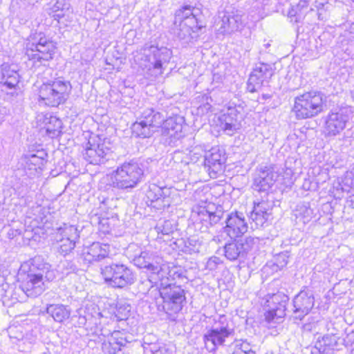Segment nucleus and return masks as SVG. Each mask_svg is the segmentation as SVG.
Wrapping results in <instances>:
<instances>
[{"mask_svg":"<svg viewBox=\"0 0 354 354\" xmlns=\"http://www.w3.org/2000/svg\"><path fill=\"white\" fill-rule=\"evenodd\" d=\"M171 56V51L167 48H163L158 49L156 52V70L162 68L165 64L169 62Z\"/></svg>","mask_w":354,"mask_h":354,"instance_id":"nucleus-37","label":"nucleus"},{"mask_svg":"<svg viewBox=\"0 0 354 354\" xmlns=\"http://www.w3.org/2000/svg\"><path fill=\"white\" fill-rule=\"evenodd\" d=\"M79 232L74 225H67L64 224L63 227L58 229L57 237L64 239H70L72 241H76L79 239Z\"/></svg>","mask_w":354,"mask_h":354,"instance_id":"nucleus-33","label":"nucleus"},{"mask_svg":"<svg viewBox=\"0 0 354 354\" xmlns=\"http://www.w3.org/2000/svg\"><path fill=\"white\" fill-rule=\"evenodd\" d=\"M218 120V125L227 135L234 134L240 127L236 111L234 109H229L227 113L219 115Z\"/></svg>","mask_w":354,"mask_h":354,"instance_id":"nucleus-22","label":"nucleus"},{"mask_svg":"<svg viewBox=\"0 0 354 354\" xmlns=\"http://www.w3.org/2000/svg\"><path fill=\"white\" fill-rule=\"evenodd\" d=\"M20 289L28 297L35 298L47 288L46 282L55 278L49 263L44 262L41 257H35L24 263L19 269Z\"/></svg>","mask_w":354,"mask_h":354,"instance_id":"nucleus-1","label":"nucleus"},{"mask_svg":"<svg viewBox=\"0 0 354 354\" xmlns=\"http://www.w3.org/2000/svg\"><path fill=\"white\" fill-rule=\"evenodd\" d=\"M315 304V298L311 290H301L293 299L295 317L301 320L308 315Z\"/></svg>","mask_w":354,"mask_h":354,"instance_id":"nucleus-14","label":"nucleus"},{"mask_svg":"<svg viewBox=\"0 0 354 354\" xmlns=\"http://www.w3.org/2000/svg\"><path fill=\"white\" fill-rule=\"evenodd\" d=\"M131 310V305L124 300H120L117 302L115 306V316L119 319H125L129 315Z\"/></svg>","mask_w":354,"mask_h":354,"instance_id":"nucleus-35","label":"nucleus"},{"mask_svg":"<svg viewBox=\"0 0 354 354\" xmlns=\"http://www.w3.org/2000/svg\"><path fill=\"white\" fill-rule=\"evenodd\" d=\"M234 333V328L230 325L227 318L220 316L203 336L205 348L209 352L215 351L218 346L233 339Z\"/></svg>","mask_w":354,"mask_h":354,"instance_id":"nucleus-7","label":"nucleus"},{"mask_svg":"<svg viewBox=\"0 0 354 354\" xmlns=\"http://www.w3.org/2000/svg\"><path fill=\"white\" fill-rule=\"evenodd\" d=\"M220 30L223 33H230L239 29L242 24L241 17L238 15L225 14L221 21Z\"/></svg>","mask_w":354,"mask_h":354,"instance_id":"nucleus-25","label":"nucleus"},{"mask_svg":"<svg viewBox=\"0 0 354 354\" xmlns=\"http://www.w3.org/2000/svg\"><path fill=\"white\" fill-rule=\"evenodd\" d=\"M346 179H351V186H354V168L350 171L347 172Z\"/></svg>","mask_w":354,"mask_h":354,"instance_id":"nucleus-54","label":"nucleus"},{"mask_svg":"<svg viewBox=\"0 0 354 354\" xmlns=\"http://www.w3.org/2000/svg\"><path fill=\"white\" fill-rule=\"evenodd\" d=\"M96 218H97V216L93 217V220H92V222H94V219H96V220L97 221V219Z\"/></svg>","mask_w":354,"mask_h":354,"instance_id":"nucleus-59","label":"nucleus"},{"mask_svg":"<svg viewBox=\"0 0 354 354\" xmlns=\"http://www.w3.org/2000/svg\"><path fill=\"white\" fill-rule=\"evenodd\" d=\"M221 263V260L217 257H210L206 263V268L209 270H215L218 265Z\"/></svg>","mask_w":354,"mask_h":354,"instance_id":"nucleus-48","label":"nucleus"},{"mask_svg":"<svg viewBox=\"0 0 354 354\" xmlns=\"http://www.w3.org/2000/svg\"><path fill=\"white\" fill-rule=\"evenodd\" d=\"M254 245V239L246 237L244 239L227 243L225 246V255L230 261L243 257Z\"/></svg>","mask_w":354,"mask_h":354,"instance_id":"nucleus-15","label":"nucleus"},{"mask_svg":"<svg viewBox=\"0 0 354 354\" xmlns=\"http://www.w3.org/2000/svg\"><path fill=\"white\" fill-rule=\"evenodd\" d=\"M59 267L65 270L66 274L74 272L76 270V266L72 262L67 260L63 261L60 263Z\"/></svg>","mask_w":354,"mask_h":354,"instance_id":"nucleus-47","label":"nucleus"},{"mask_svg":"<svg viewBox=\"0 0 354 354\" xmlns=\"http://www.w3.org/2000/svg\"><path fill=\"white\" fill-rule=\"evenodd\" d=\"M225 158L223 150L213 147L204 155V167L211 178H215L223 170Z\"/></svg>","mask_w":354,"mask_h":354,"instance_id":"nucleus-13","label":"nucleus"},{"mask_svg":"<svg viewBox=\"0 0 354 354\" xmlns=\"http://www.w3.org/2000/svg\"><path fill=\"white\" fill-rule=\"evenodd\" d=\"M49 15L56 20L59 24H63L64 26H68L73 20V11L72 9L64 8V10H59L58 11H50Z\"/></svg>","mask_w":354,"mask_h":354,"instance_id":"nucleus-31","label":"nucleus"},{"mask_svg":"<svg viewBox=\"0 0 354 354\" xmlns=\"http://www.w3.org/2000/svg\"><path fill=\"white\" fill-rule=\"evenodd\" d=\"M158 115H159V113H156V115L157 116Z\"/></svg>","mask_w":354,"mask_h":354,"instance_id":"nucleus-61","label":"nucleus"},{"mask_svg":"<svg viewBox=\"0 0 354 354\" xmlns=\"http://www.w3.org/2000/svg\"><path fill=\"white\" fill-rule=\"evenodd\" d=\"M84 158L93 165L105 164L109 160L113 158L112 151L105 146L104 143L92 145L90 141L82 153Z\"/></svg>","mask_w":354,"mask_h":354,"instance_id":"nucleus-12","label":"nucleus"},{"mask_svg":"<svg viewBox=\"0 0 354 354\" xmlns=\"http://www.w3.org/2000/svg\"><path fill=\"white\" fill-rule=\"evenodd\" d=\"M71 89L70 82L63 78L48 80L38 88V101L46 106L57 107L67 100Z\"/></svg>","mask_w":354,"mask_h":354,"instance_id":"nucleus-3","label":"nucleus"},{"mask_svg":"<svg viewBox=\"0 0 354 354\" xmlns=\"http://www.w3.org/2000/svg\"><path fill=\"white\" fill-rule=\"evenodd\" d=\"M261 86H262V85L259 82H257V83L252 82L250 81V77H249L248 82V86H247V89L249 92H250V93L257 92L261 88Z\"/></svg>","mask_w":354,"mask_h":354,"instance_id":"nucleus-51","label":"nucleus"},{"mask_svg":"<svg viewBox=\"0 0 354 354\" xmlns=\"http://www.w3.org/2000/svg\"><path fill=\"white\" fill-rule=\"evenodd\" d=\"M96 218L97 219V223L100 226V230H102L104 233L109 232L110 230L109 219L104 218H100L98 216Z\"/></svg>","mask_w":354,"mask_h":354,"instance_id":"nucleus-50","label":"nucleus"},{"mask_svg":"<svg viewBox=\"0 0 354 354\" xmlns=\"http://www.w3.org/2000/svg\"><path fill=\"white\" fill-rule=\"evenodd\" d=\"M174 35L180 40H185L188 42L192 38V32H195L198 30L197 19L191 18L188 19L187 24L183 21H178L176 24L174 22Z\"/></svg>","mask_w":354,"mask_h":354,"instance_id":"nucleus-24","label":"nucleus"},{"mask_svg":"<svg viewBox=\"0 0 354 354\" xmlns=\"http://www.w3.org/2000/svg\"><path fill=\"white\" fill-rule=\"evenodd\" d=\"M232 354H256L251 345L247 342H236Z\"/></svg>","mask_w":354,"mask_h":354,"instance_id":"nucleus-41","label":"nucleus"},{"mask_svg":"<svg viewBox=\"0 0 354 354\" xmlns=\"http://www.w3.org/2000/svg\"><path fill=\"white\" fill-rule=\"evenodd\" d=\"M354 1V0H353Z\"/></svg>","mask_w":354,"mask_h":354,"instance_id":"nucleus-62","label":"nucleus"},{"mask_svg":"<svg viewBox=\"0 0 354 354\" xmlns=\"http://www.w3.org/2000/svg\"><path fill=\"white\" fill-rule=\"evenodd\" d=\"M143 171L133 160L124 162L109 175V185L113 188L127 192L140 183Z\"/></svg>","mask_w":354,"mask_h":354,"instance_id":"nucleus-4","label":"nucleus"},{"mask_svg":"<svg viewBox=\"0 0 354 354\" xmlns=\"http://www.w3.org/2000/svg\"><path fill=\"white\" fill-rule=\"evenodd\" d=\"M44 122L46 133L50 138H55L61 135L62 122L59 118L51 115L49 116L46 115Z\"/></svg>","mask_w":354,"mask_h":354,"instance_id":"nucleus-28","label":"nucleus"},{"mask_svg":"<svg viewBox=\"0 0 354 354\" xmlns=\"http://www.w3.org/2000/svg\"><path fill=\"white\" fill-rule=\"evenodd\" d=\"M289 257L288 252L278 254L274 257L273 262L270 261L263 267V271L265 272H268L270 270L277 272L279 270L286 267L288 263Z\"/></svg>","mask_w":354,"mask_h":354,"instance_id":"nucleus-29","label":"nucleus"},{"mask_svg":"<svg viewBox=\"0 0 354 354\" xmlns=\"http://www.w3.org/2000/svg\"><path fill=\"white\" fill-rule=\"evenodd\" d=\"M0 83L8 88H15L19 83L18 66L15 64L3 63L0 66Z\"/></svg>","mask_w":354,"mask_h":354,"instance_id":"nucleus-21","label":"nucleus"},{"mask_svg":"<svg viewBox=\"0 0 354 354\" xmlns=\"http://www.w3.org/2000/svg\"><path fill=\"white\" fill-rule=\"evenodd\" d=\"M196 8L190 6H185L178 9L175 15V23L178 24V21H183L187 24L188 19L191 18L197 19L195 11Z\"/></svg>","mask_w":354,"mask_h":354,"instance_id":"nucleus-32","label":"nucleus"},{"mask_svg":"<svg viewBox=\"0 0 354 354\" xmlns=\"http://www.w3.org/2000/svg\"><path fill=\"white\" fill-rule=\"evenodd\" d=\"M323 94L317 91L304 93L295 98L292 111L297 119L313 118L323 111Z\"/></svg>","mask_w":354,"mask_h":354,"instance_id":"nucleus-6","label":"nucleus"},{"mask_svg":"<svg viewBox=\"0 0 354 354\" xmlns=\"http://www.w3.org/2000/svg\"><path fill=\"white\" fill-rule=\"evenodd\" d=\"M352 118V111L348 107L336 108L330 111L326 117L324 127L326 136L339 135L346 127Z\"/></svg>","mask_w":354,"mask_h":354,"instance_id":"nucleus-9","label":"nucleus"},{"mask_svg":"<svg viewBox=\"0 0 354 354\" xmlns=\"http://www.w3.org/2000/svg\"><path fill=\"white\" fill-rule=\"evenodd\" d=\"M135 60L136 62L140 60L138 64L143 70L148 69L151 71V68H155V55L152 56L148 55L146 50H144L143 53L138 54Z\"/></svg>","mask_w":354,"mask_h":354,"instance_id":"nucleus-34","label":"nucleus"},{"mask_svg":"<svg viewBox=\"0 0 354 354\" xmlns=\"http://www.w3.org/2000/svg\"><path fill=\"white\" fill-rule=\"evenodd\" d=\"M253 209L256 212L263 213L264 215L270 216L272 208L268 202L262 201L258 203H254Z\"/></svg>","mask_w":354,"mask_h":354,"instance_id":"nucleus-43","label":"nucleus"},{"mask_svg":"<svg viewBox=\"0 0 354 354\" xmlns=\"http://www.w3.org/2000/svg\"><path fill=\"white\" fill-rule=\"evenodd\" d=\"M205 151L200 146L193 147L188 153L190 161L192 162H196L200 158L204 157Z\"/></svg>","mask_w":354,"mask_h":354,"instance_id":"nucleus-44","label":"nucleus"},{"mask_svg":"<svg viewBox=\"0 0 354 354\" xmlns=\"http://www.w3.org/2000/svg\"><path fill=\"white\" fill-rule=\"evenodd\" d=\"M171 272L166 264L156 272V279L160 281V297H156V305L158 310L164 311L168 319L175 320L176 315L182 309L185 295L183 290L175 285Z\"/></svg>","mask_w":354,"mask_h":354,"instance_id":"nucleus-2","label":"nucleus"},{"mask_svg":"<svg viewBox=\"0 0 354 354\" xmlns=\"http://www.w3.org/2000/svg\"><path fill=\"white\" fill-rule=\"evenodd\" d=\"M129 341L123 333L115 330L111 333L106 341L102 343V350L104 354H116Z\"/></svg>","mask_w":354,"mask_h":354,"instance_id":"nucleus-19","label":"nucleus"},{"mask_svg":"<svg viewBox=\"0 0 354 354\" xmlns=\"http://www.w3.org/2000/svg\"><path fill=\"white\" fill-rule=\"evenodd\" d=\"M278 177L279 173L275 166H260L254 174L252 187L258 192H268Z\"/></svg>","mask_w":354,"mask_h":354,"instance_id":"nucleus-11","label":"nucleus"},{"mask_svg":"<svg viewBox=\"0 0 354 354\" xmlns=\"http://www.w3.org/2000/svg\"><path fill=\"white\" fill-rule=\"evenodd\" d=\"M272 75V70L270 65L259 63L256 65L250 74V81L252 82H258L263 85V82L267 81Z\"/></svg>","mask_w":354,"mask_h":354,"instance_id":"nucleus-26","label":"nucleus"},{"mask_svg":"<svg viewBox=\"0 0 354 354\" xmlns=\"http://www.w3.org/2000/svg\"><path fill=\"white\" fill-rule=\"evenodd\" d=\"M328 348L326 347H322L321 343H317L313 350L311 352V354H328Z\"/></svg>","mask_w":354,"mask_h":354,"instance_id":"nucleus-53","label":"nucleus"},{"mask_svg":"<svg viewBox=\"0 0 354 354\" xmlns=\"http://www.w3.org/2000/svg\"><path fill=\"white\" fill-rule=\"evenodd\" d=\"M345 342L346 344L349 346L351 350V353L354 354V333L352 332L347 335Z\"/></svg>","mask_w":354,"mask_h":354,"instance_id":"nucleus-52","label":"nucleus"},{"mask_svg":"<svg viewBox=\"0 0 354 354\" xmlns=\"http://www.w3.org/2000/svg\"><path fill=\"white\" fill-rule=\"evenodd\" d=\"M161 220H159L158 225H160Z\"/></svg>","mask_w":354,"mask_h":354,"instance_id":"nucleus-60","label":"nucleus"},{"mask_svg":"<svg viewBox=\"0 0 354 354\" xmlns=\"http://www.w3.org/2000/svg\"><path fill=\"white\" fill-rule=\"evenodd\" d=\"M46 153L44 151H38L37 153L24 155L22 158V164L24 169L29 171V175H35L38 170L41 171L45 162Z\"/></svg>","mask_w":354,"mask_h":354,"instance_id":"nucleus-20","label":"nucleus"},{"mask_svg":"<svg viewBox=\"0 0 354 354\" xmlns=\"http://www.w3.org/2000/svg\"><path fill=\"white\" fill-rule=\"evenodd\" d=\"M265 306L268 308L265 314L266 319L268 322H280L286 313V307L288 301L286 295L281 292H277L274 294H268L266 296Z\"/></svg>","mask_w":354,"mask_h":354,"instance_id":"nucleus-10","label":"nucleus"},{"mask_svg":"<svg viewBox=\"0 0 354 354\" xmlns=\"http://www.w3.org/2000/svg\"><path fill=\"white\" fill-rule=\"evenodd\" d=\"M297 216H300L304 218V222L309 221L313 216V210L310 208L308 203H302L297 206Z\"/></svg>","mask_w":354,"mask_h":354,"instance_id":"nucleus-40","label":"nucleus"},{"mask_svg":"<svg viewBox=\"0 0 354 354\" xmlns=\"http://www.w3.org/2000/svg\"><path fill=\"white\" fill-rule=\"evenodd\" d=\"M198 98H200L201 104L197 106L196 114L198 115H205L212 109L211 102L212 100L206 95H200Z\"/></svg>","mask_w":354,"mask_h":354,"instance_id":"nucleus-38","label":"nucleus"},{"mask_svg":"<svg viewBox=\"0 0 354 354\" xmlns=\"http://www.w3.org/2000/svg\"><path fill=\"white\" fill-rule=\"evenodd\" d=\"M225 223V232L231 239L241 236L248 231V223L243 213L230 214Z\"/></svg>","mask_w":354,"mask_h":354,"instance_id":"nucleus-17","label":"nucleus"},{"mask_svg":"<svg viewBox=\"0 0 354 354\" xmlns=\"http://www.w3.org/2000/svg\"><path fill=\"white\" fill-rule=\"evenodd\" d=\"M155 115L145 117L140 122H136L131 126L132 135L136 138H150L155 132L153 119Z\"/></svg>","mask_w":354,"mask_h":354,"instance_id":"nucleus-23","label":"nucleus"},{"mask_svg":"<svg viewBox=\"0 0 354 354\" xmlns=\"http://www.w3.org/2000/svg\"><path fill=\"white\" fill-rule=\"evenodd\" d=\"M133 261L136 266L140 268H147L153 270V257L146 251L142 252L138 256H135L133 259Z\"/></svg>","mask_w":354,"mask_h":354,"instance_id":"nucleus-30","label":"nucleus"},{"mask_svg":"<svg viewBox=\"0 0 354 354\" xmlns=\"http://www.w3.org/2000/svg\"><path fill=\"white\" fill-rule=\"evenodd\" d=\"M183 122V118L178 115L169 117L163 122L160 127V132L162 136L165 137L166 142L170 144L179 138Z\"/></svg>","mask_w":354,"mask_h":354,"instance_id":"nucleus-16","label":"nucleus"},{"mask_svg":"<svg viewBox=\"0 0 354 354\" xmlns=\"http://www.w3.org/2000/svg\"><path fill=\"white\" fill-rule=\"evenodd\" d=\"M322 6H323V4L321 3H319V6H317V8L322 7Z\"/></svg>","mask_w":354,"mask_h":354,"instance_id":"nucleus-58","label":"nucleus"},{"mask_svg":"<svg viewBox=\"0 0 354 354\" xmlns=\"http://www.w3.org/2000/svg\"><path fill=\"white\" fill-rule=\"evenodd\" d=\"M153 202H154V201H153V199H152V200H151V201H150V204H149V205H150V206H153Z\"/></svg>","mask_w":354,"mask_h":354,"instance_id":"nucleus-57","label":"nucleus"},{"mask_svg":"<svg viewBox=\"0 0 354 354\" xmlns=\"http://www.w3.org/2000/svg\"><path fill=\"white\" fill-rule=\"evenodd\" d=\"M64 8L72 9L71 4L66 0H57L53 6L50 8V11L64 10Z\"/></svg>","mask_w":354,"mask_h":354,"instance_id":"nucleus-45","label":"nucleus"},{"mask_svg":"<svg viewBox=\"0 0 354 354\" xmlns=\"http://www.w3.org/2000/svg\"><path fill=\"white\" fill-rule=\"evenodd\" d=\"M106 283L113 288H123L136 281L132 270L126 265L113 263L102 268L101 272Z\"/></svg>","mask_w":354,"mask_h":354,"instance_id":"nucleus-8","label":"nucleus"},{"mask_svg":"<svg viewBox=\"0 0 354 354\" xmlns=\"http://www.w3.org/2000/svg\"><path fill=\"white\" fill-rule=\"evenodd\" d=\"M109 252V245L100 242H93L84 249L83 252L84 260L88 263L100 261L108 257Z\"/></svg>","mask_w":354,"mask_h":354,"instance_id":"nucleus-18","label":"nucleus"},{"mask_svg":"<svg viewBox=\"0 0 354 354\" xmlns=\"http://www.w3.org/2000/svg\"><path fill=\"white\" fill-rule=\"evenodd\" d=\"M160 192H162L164 194H166V193L165 192L164 189H162L161 187H159L158 190H156V196H162L161 193ZM156 205L159 203V202L162 201L161 198L160 197H156Z\"/></svg>","mask_w":354,"mask_h":354,"instance_id":"nucleus-55","label":"nucleus"},{"mask_svg":"<svg viewBox=\"0 0 354 354\" xmlns=\"http://www.w3.org/2000/svg\"><path fill=\"white\" fill-rule=\"evenodd\" d=\"M153 273H151V274L148 277L147 279L145 281L146 283H149L150 288L153 287Z\"/></svg>","mask_w":354,"mask_h":354,"instance_id":"nucleus-56","label":"nucleus"},{"mask_svg":"<svg viewBox=\"0 0 354 354\" xmlns=\"http://www.w3.org/2000/svg\"><path fill=\"white\" fill-rule=\"evenodd\" d=\"M163 223L164 225H162V228H161L160 226H156V232L158 234L161 233L162 234H169L170 232L173 231L172 225L171 222L169 221H164Z\"/></svg>","mask_w":354,"mask_h":354,"instance_id":"nucleus-46","label":"nucleus"},{"mask_svg":"<svg viewBox=\"0 0 354 354\" xmlns=\"http://www.w3.org/2000/svg\"><path fill=\"white\" fill-rule=\"evenodd\" d=\"M206 212L209 217V222L212 225L217 223L221 220L222 214L221 211L216 212L206 211Z\"/></svg>","mask_w":354,"mask_h":354,"instance_id":"nucleus-49","label":"nucleus"},{"mask_svg":"<svg viewBox=\"0 0 354 354\" xmlns=\"http://www.w3.org/2000/svg\"><path fill=\"white\" fill-rule=\"evenodd\" d=\"M8 333L12 343L16 344L23 340L24 334L21 326H10L8 328Z\"/></svg>","mask_w":354,"mask_h":354,"instance_id":"nucleus-39","label":"nucleus"},{"mask_svg":"<svg viewBox=\"0 0 354 354\" xmlns=\"http://www.w3.org/2000/svg\"><path fill=\"white\" fill-rule=\"evenodd\" d=\"M55 49L53 41L42 32H39L31 36L26 44V55L35 67L45 66L46 62L53 59Z\"/></svg>","mask_w":354,"mask_h":354,"instance_id":"nucleus-5","label":"nucleus"},{"mask_svg":"<svg viewBox=\"0 0 354 354\" xmlns=\"http://www.w3.org/2000/svg\"><path fill=\"white\" fill-rule=\"evenodd\" d=\"M57 241L58 243L59 252L63 255H66L75 247L76 241H72L70 239L57 237Z\"/></svg>","mask_w":354,"mask_h":354,"instance_id":"nucleus-36","label":"nucleus"},{"mask_svg":"<svg viewBox=\"0 0 354 354\" xmlns=\"http://www.w3.org/2000/svg\"><path fill=\"white\" fill-rule=\"evenodd\" d=\"M46 313L59 323L68 319L71 315V310L63 304H49L46 307Z\"/></svg>","mask_w":354,"mask_h":354,"instance_id":"nucleus-27","label":"nucleus"},{"mask_svg":"<svg viewBox=\"0 0 354 354\" xmlns=\"http://www.w3.org/2000/svg\"><path fill=\"white\" fill-rule=\"evenodd\" d=\"M268 217L269 216L264 215L263 213L256 212L254 209L252 210L250 215V219L254 223L256 227L263 226L268 219Z\"/></svg>","mask_w":354,"mask_h":354,"instance_id":"nucleus-42","label":"nucleus"}]
</instances>
